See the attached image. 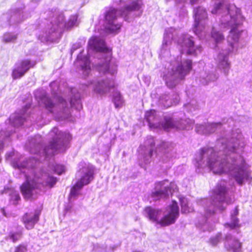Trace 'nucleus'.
Instances as JSON below:
<instances>
[{"label":"nucleus","mask_w":252,"mask_h":252,"mask_svg":"<svg viewBox=\"0 0 252 252\" xmlns=\"http://www.w3.org/2000/svg\"><path fill=\"white\" fill-rule=\"evenodd\" d=\"M219 75L215 71H210L206 68L200 73L199 81L203 85L214 82L217 80Z\"/></svg>","instance_id":"obj_20"},{"label":"nucleus","mask_w":252,"mask_h":252,"mask_svg":"<svg viewBox=\"0 0 252 252\" xmlns=\"http://www.w3.org/2000/svg\"><path fill=\"white\" fill-rule=\"evenodd\" d=\"M54 171L59 175L62 174L65 171V167L60 164H55L53 165Z\"/></svg>","instance_id":"obj_34"},{"label":"nucleus","mask_w":252,"mask_h":252,"mask_svg":"<svg viewBox=\"0 0 252 252\" xmlns=\"http://www.w3.org/2000/svg\"><path fill=\"white\" fill-rule=\"evenodd\" d=\"M181 206V212L182 213H188L192 211V209L189 206V201L185 197L181 196L179 198Z\"/></svg>","instance_id":"obj_27"},{"label":"nucleus","mask_w":252,"mask_h":252,"mask_svg":"<svg viewBox=\"0 0 252 252\" xmlns=\"http://www.w3.org/2000/svg\"><path fill=\"white\" fill-rule=\"evenodd\" d=\"M50 20L47 21V25L42 32L38 35L41 42H58L61 38L64 29H70L77 25V16H70L67 22H65L62 12L55 10L50 13Z\"/></svg>","instance_id":"obj_7"},{"label":"nucleus","mask_w":252,"mask_h":252,"mask_svg":"<svg viewBox=\"0 0 252 252\" xmlns=\"http://www.w3.org/2000/svg\"><path fill=\"white\" fill-rule=\"evenodd\" d=\"M39 212L26 213L23 217V221L28 229H32L39 220Z\"/></svg>","instance_id":"obj_21"},{"label":"nucleus","mask_w":252,"mask_h":252,"mask_svg":"<svg viewBox=\"0 0 252 252\" xmlns=\"http://www.w3.org/2000/svg\"><path fill=\"white\" fill-rule=\"evenodd\" d=\"M177 2H185V1H187L188 0H175ZM189 0V2L191 4H193L194 3H196V2L197 1V0Z\"/></svg>","instance_id":"obj_37"},{"label":"nucleus","mask_w":252,"mask_h":252,"mask_svg":"<svg viewBox=\"0 0 252 252\" xmlns=\"http://www.w3.org/2000/svg\"><path fill=\"white\" fill-rule=\"evenodd\" d=\"M94 168L89 163L81 162L76 174L77 182L71 189L69 199H74L80 194L82 188L89 184L94 179Z\"/></svg>","instance_id":"obj_12"},{"label":"nucleus","mask_w":252,"mask_h":252,"mask_svg":"<svg viewBox=\"0 0 252 252\" xmlns=\"http://www.w3.org/2000/svg\"><path fill=\"white\" fill-rule=\"evenodd\" d=\"M155 141L153 137H149L145 141V149L139 155V158L143 161L145 164L150 162L155 148Z\"/></svg>","instance_id":"obj_18"},{"label":"nucleus","mask_w":252,"mask_h":252,"mask_svg":"<svg viewBox=\"0 0 252 252\" xmlns=\"http://www.w3.org/2000/svg\"><path fill=\"white\" fill-rule=\"evenodd\" d=\"M82 52L77 56L76 64L79 65L83 75L86 77L91 72V63L89 58L93 53H95L102 57L97 59L94 67L99 72H102L104 76L91 83L93 85L94 92L99 95H104L109 92L114 87V79L117 71V64L111 59V50L106 46L103 39L93 36L88 42V56H83Z\"/></svg>","instance_id":"obj_3"},{"label":"nucleus","mask_w":252,"mask_h":252,"mask_svg":"<svg viewBox=\"0 0 252 252\" xmlns=\"http://www.w3.org/2000/svg\"><path fill=\"white\" fill-rule=\"evenodd\" d=\"M53 94L54 96L52 98L43 90H39L35 92L34 95L39 105L44 107L51 116L64 118L69 114L68 104L54 90Z\"/></svg>","instance_id":"obj_9"},{"label":"nucleus","mask_w":252,"mask_h":252,"mask_svg":"<svg viewBox=\"0 0 252 252\" xmlns=\"http://www.w3.org/2000/svg\"><path fill=\"white\" fill-rule=\"evenodd\" d=\"M22 235L23 233L21 230H18L16 231H11L5 239L6 240H10L13 243H15L22 238Z\"/></svg>","instance_id":"obj_25"},{"label":"nucleus","mask_w":252,"mask_h":252,"mask_svg":"<svg viewBox=\"0 0 252 252\" xmlns=\"http://www.w3.org/2000/svg\"><path fill=\"white\" fill-rule=\"evenodd\" d=\"M160 160L163 162H167L174 157L175 151L173 145L168 142H162L158 145L155 151Z\"/></svg>","instance_id":"obj_16"},{"label":"nucleus","mask_w":252,"mask_h":252,"mask_svg":"<svg viewBox=\"0 0 252 252\" xmlns=\"http://www.w3.org/2000/svg\"><path fill=\"white\" fill-rule=\"evenodd\" d=\"M177 190V186L174 182L169 183L165 180L156 183L155 190L151 194L153 200H158L161 198L167 197L169 194Z\"/></svg>","instance_id":"obj_14"},{"label":"nucleus","mask_w":252,"mask_h":252,"mask_svg":"<svg viewBox=\"0 0 252 252\" xmlns=\"http://www.w3.org/2000/svg\"><path fill=\"white\" fill-rule=\"evenodd\" d=\"M211 35L212 38L217 43H219L222 40L224 39V35L220 32L216 31L214 28L212 29Z\"/></svg>","instance_id":"obj_32"},{"label":"nucleus","mask_w":252,"mask_h":252,"mask_svg":"<svg viewBox=\"0 0 252 252\" xmlns=\"http://www.w3.org/2000/svg\"><path fill=\"white\" fill-rule=\"evenodd\" d=\"M113 101L116 108L121 107L122 105L123 100L120 92L115 91L113 93Z\"/></svg>","instance_id":"obj_30"},{"label":"nucleus","mask_w":252,"mask_h":252,"mask_svg":"<svg viewBox=\"0 0 252 252\" xmlns=\"http://www.w3.org/2000/svg\"><path fill=\"white\" fill-rule=\"evenodd\" d=\"M101 248L103 249V251H101L100 252H103V251H105V247L104 245L101 246Z\"/></svg>","instance_id":"obj_40"},{"label":"nucleus","mask_w":252,"mask_h":252,"mask_svg":"<svg viewBox=\"0 0 252 252\" xmlns=\"http://www.w3.org/2000/svg\"><path fill=\"white\" fill-rule=\"evenodd\" d=\"M192 36L188 34H183L180 30L173 28L165 30L163 43L161 48V55L168 56V49L172 40H174L182 47L181 52H185L187 55L197 56L202 51L200 45H196Z\"/></svg>","instance_id":"obj_8"},{"label":"nucleus","mask_w":252,"mask_h":252,"mask_svg":"<svg viewBox=\"0 0 252 252\" xmlns=\"http://www.w3.org/2000/svg\"><path fill=\"white\" fill-rule=\"evenodd\" d=\"M221 239V234L218 233L215 236L211 237L210 239V243L213 246H216L219 243Z\"/></svg>","instance_id":"obj_35"},{"label":"nucleus","mask_w":252,"mask_h":252,"mask_svg":"<svg viewBox=\"0 0 252 252\" xmlns=\"http://www.w3.org/2000/svg\"><path fill=\"white\" fill-rule=\"evenodd\" d=\"M183 115L180 113L163 116L161 112L151 110L146 112L145 118L151 128L162 129L166 131L192 128L194 121L188 118L183 119Z\"/></svg>","instance_id":"obj_6"},{"label":"nucleus","mask_w":252,"mask_h":252,"mask_svg":"<svg viewBox=\"0 0 252 252\" xmlns=\"http://www.w3.org/2000/svg\"><path fill=\"white\" fill-rule=\"evenodd\" d=\"M171 65V70L163 77L166 85L170 88L175 87L185 78L192 68V62L190 60L183 61L181 57L178 56Z\"/></svg>","instance_id":"obj_10"},{"label":"nucleus","mask_w":252,"mask_h":252,"mask_svg":"<svg viewBox=\"0 0 252 252\" xmlns=\"http://www.w3.org/2000/svg\"><path fill=\"white\" fill-rule=\"evenodd\" d=\"M144 212L145 216L149 220L156 222L161 226H166L174 223L179 215V207L177 203L175 201L172 202L171 205L167 207L160 219L159 218L162 214L161 210L147 207L145 208Z\"/></svg>","instance_id":"obj_11"},{"label":"nucleus","mask_w":252,"mask_h":252,"mask_svg":"<svg viewBox=\"0 0 252 252\" xmlns=\"http://www.w3.org/2000/svg\"><path fill=\"white\" fill-rule=\"evenodd\" d=\"M181 206V212L182 213H188L192 211V209L189 206V201L185 197L181 196L179 198Z\"/></svg>","instance_id":"obj_26"},{"label":"nucleus","mask_w":252,"mask_h":252,"mask_svg":"<svg viewBox=\"0 0 252 252\" xmlns=\"http://www.w3.org/2000/svg\"><path fill=\"white\" fill-rule=\"evenodd\" d=\"M193 13L194 18L193 31L200 38H205L210 33L206 10L204 7L199 6L194 9Z\"/></svg>","instance_id":"obj_13"},{"label":"nucleus","mask_w":252,"mask_h":252,"mask_svg":"<svg viewBox=\"0 0 252 252\" xmlns=\"http://www.w3.org/2000/svg\"><path fill=\"white\" fill-rule=\"evenodd\" d=\"M35 63H32L28 60L18 62L15 64V67L12 71V76L13 78L14 79L20 78Z\"/></svg>","instance_id":"obj_17"},{"label":"nucleus","mask_w":252,"mask_h":252,"mask_svg":"<svg viewBox=\"0 0 252 252\" xmlns=\"http://www.w3.org/2000/svg\"><path fill=\"white\" fill-rule=\"evenodd\" d=\"M56 85V83L55 82H52L51 83L50 85V86L51 87V88H52L53 87Z\"/></svg>","instance_id":"obj_38"},{"label":"nucleus","mask_w":252,"mask_h":252,"mask_svg":"<svg viewBox=\"0 0 252 252\" xmlns=\"http://www.w3.org/2000/svg\"><path fill=\"white\" fill-rule=\"evenodd\" d=\"M27 245L22 244L15 248L14 252H27Z\"/></svg>","instance_id":"obj_36"},{"label":"nucleus","mask_w":252,"mask_h":252,"mask_svg":"<svg viewBox=\"0 0 252 252\" xmlns=\"http://www.w3.org/2000/svg\"><path fill=\"white\" fill-rule=\"evenodd\" d=\"M225 245L228 250L232 251L233 252H239L241 247V243L231 235L226 236Z\"/></svg>","instance_id":"obj_22"},{"label":"nucleus","mask_w":252,"mask_h":252,"mask_svg":"<svg viewBox=\"0 0 252 252\" xmlns=\"http://www.w3.org/2000/svg\"><path fill=\"white\" fill-rule=\"evenodd\" d=\"M49 142L43 147L41 142L42 138L39 135L31 138L27 144L30 152L36 155V157L24 159L23 157L13 160V166L22 173L26 181L21 186L20 189L24 197L26 199L34 198L40 192H44L56 184V177L42 171L37 172L34 169L39 162L48 160L57 152H63L68 148L71 136L69 133L63 132L58 127H53L48 134Z\"/></svg>","instance_id":"obj_2"},{"label":"nucleus","mask_w":252,"mask_h":252,"mask_svg":"<svg viewBox=\"0 0 252 252\" xmlns=\"http://www.w3.org/2000/svg\"><path fill=\"white\" fill-rule=\"evenodd\" d=\"M232 202V195L226 187V182L221 181L214 189L210 198L201 200L200 204L204 208V216L201 217V220L196 222V226L203 231L212 230L213 228L208 220L209 217L217 210L223 211L227 205Z\"/></svg>","instance_id":"obj_4"},{"label":"nucleus","mask_w":252,"mask_h":252,"mask_svg":"<svg viewBox=\"0 0 252 252\" xmlns=\"http://www.w3.org/2000/svg\"><path fill=\"white\" fill-rule=\"evenodd\" d=\"M114 3L120 7V9L111 7L106 12V32L117 33L121 27L119 18L122 17L129 21L130 17L140 16L143 13V2L141 0H113Z\"/></svg>","instance_id":"obj_5"},{"label":"nucleus","mask_w":252,"mask_h":252,"mask_svg":"<svg viewBox=\"0 0 252 252\" xmlns=\"http://www.w3.org/2000/svg\"><path fill=\"white\" fill-rule=\"evenodd\" d=\"M226 125L220 122L197 124L195 130L201 134L220 131L215 149L204 147L196 155V166L207 168L214 174L226 173L239 185L251 181V171L242 156L246 145L239 129L226 130Z\"/></svg>","instance_id":"obj_1"},{"label":"nucleus","mask_w":252,"mask_h":252,"mask_svg":"<svg viewBox=\"0 0 252 252\" xmlns=\"http://www.w3.org/2000/svg\"><path fill=\"white\" fill-rule=\"evenodd\" d=\"M17 35L11 33H5L2 37V41L4 43L14 42L17 39Z\"/></svg>","instance_id":"obj_31"},{"label":"nucleus","mask_w":252,"mask_h":252,"mask_svg":"<svg viewBox=\"0 0 252 252\" xmlns=\"http://www.w3.org/2000/svg\"><path fill=\"white\" fill-rule=\"evenodd\" d=\"M238 214V207H236L231 214V222L226 223L225 224V227H230L231 229H233L239 226V220L236 218V216Z\"/></svg>","instance_id":"obj_24"},{"label":"nucleus","mask_w":252,"mask_h":252,"mask_svg":"<svg viewBox=\"0 0 252 252\" xmlns=\"http://www.w3.org/2000/svg\"><path fill=\"white\" fill-rule=\"evenodd\" d=\"M25 19L22 9H18L13 11V14L11 16V20L15 21L17 23L22 22Z\"/></svg>","instance_id":"obj_28"},{"label":"nucleus","mask_w":252,"mask_h":252,"mask_svg":"<svg viewBox=\"0 0 252 252\" xmlns=\"http://www.w3.org/2000/svg\"><path fill=\"white\" fill-rule=\"evenodd\" d=\"M30 105H27L23 107L20 113H16L11 115L9 118V121L11 125L15 127H19L24 124L25 122L30 120L31 122H37L44 118V114L34 120V116H31L29 112Z\"/></svg>","instance_id":"obj_15"},{"label":"nucleus","mask_w":252,"mask_h":252,"mask_svg":"<svg viewBox=\"0 0 252 252\" xmlns=\"http://www.w3.org/2000/svg\"><path fill=\"white\" fill-rule=\"evenodd\" d=\"M185 108L189 111L192 112L198 108V106L195 100H192L189 103L184 105Z\"/></svg>","instance_id":"obj_33"},{"label":"nucleus","mask_w":252,"mask_h":252,"mask_svg":"<svg viewBox=\"0 0 252 252\" xmlns=\"http://www.w3.org/2000/svg\"><path fill=\"white\" fill-rule=\"evenodd\" d=\"M77 47H75L74 46H73L71 48V52L72 53L73 51H74L75 50H76Z\"/></svg>","instance_id":"obj_39"},{"label":"nucleus","mask_w":252,"mask_h":252,"mask_svg":"<svg viewBox=\"0 0 252 252\" xmlns=\"http://www.w3.org/2000/svg\"><path fill=\"white\" fill-rule=\"evenodd\" d=\"M180 100V97L177 94L172 95L168 94H162L158 99V104L164 108H168L174 104H176Z\"/></svg>","instance_id":"obj_19"},{"label":"nucleus","mask_w":252,"mask_h":252,"mask_svg":"<svg viewBox=\"0 0 252 252\" xmlns=\"http://www.w3.org/2000/svg\"><path fill=\"white\" fill-rule=\"evenodd\" d=\"M75 91L73 90H71L72 93H74V94L72 96L70 99V105L72 107L79 111L82 108L81 101V94L78 92L75 93Z\"/></svg>","instance_id":"obj_23"},{"label":"nucleus","mask_w":252,"mask_h":252,"mask_svg":"<svg viewBox=\"0 0 252 252\" xmlns=\"http://www.w3.org/2000/svg\"><path fill=\"white\" fill-rule=\"evenodd\" d=\"M9 201L10 203L16 205L20 201V196L18 191L11 190L9 193Z\"/></svg>","instance_id":"obj_29"}]
</instances>
